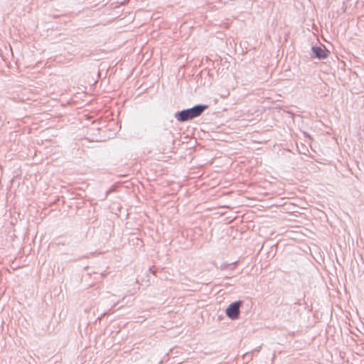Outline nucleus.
<instances>
[{
  "instance_id": "obj_9",
  "label": "nucleus",
  "mask_w": 364,
  "mask_h": 364,
  "mask_svg": "<svg viewBox=\"0 0 364 364\" xmlns=\"http://www.w3.org/2000/svg\"><path fill=\"white\" fill-rule=\"evenodd\" d=\"M259 349L258 348H256L255 350H253L252 353H255L256 352H259Z\"/></svg>"
},
{
  "instance_id": "obj_6",
  "label": "nucleus",
  "mask_w": 364,
  "mask_h": 364,
  "mask_svg": "<svg viewBox=\"0 0 364 364\" xmlns=\"http://www.w3.org/2000/svg\"><path fill=\"white\" fill-rule=\"evenodd\" d=\"M175 117H176V118L177 119V120L178 122H182V110L181 111H178L175 114Z\"/></svg>"
},
{
  "instance_id": "obj_7",
  "label": "nucleus",
  "mask_w": 364,
  "mask_h": 364,
  "mask_svg": "<svg viewBox=\"0 0 364 364\" xmlns=\"http://www.w3.org/2000/svg\"><path fill=\"white\" fill-rule=\"evenodd\" d=\"M236 264H237V262L231 263L230 264H222L220 267V269H225L228 266L232 267V268H233Z\"/></svg>"
},
{
  "instance_id": "obj_5",
  "label": "nucleus",
  "mask_w": 364,
  "mask_h": 364,
  "mask_svg": "<svg viewBox=\"0 0 364 364\" xmlns=\"http://www.w3.org/2000/svg\"><path fill=\"white\" fill-rule=\"evenodd\" d=\"M149 272H150L153 275L156 276V274H157V272H158V269H157L156 267L153 266V267H149Z\"/></svg>"
},
{
  "instance_id": "obj_3",
  "label": "nucleus",
  "mask_w": 364,
  "mask_h": 364,
  "mask_svg": "<svg viewBox=\"0 0 364 364\" xmlns=\"http://www.w3.org/2000/svg\"><path fill=\"white\" fill-rule=\"evenodd\" d=\"M330 52L324 47L313 46L311 47V57L318 60H324L328 57Z\"/></svg>"
},
{
  "instance_id": "obj_4",
  "label": "nucleus",
  "mask_w": 364,
  "mask_h": 364,
  "mask_svg": "<svg viewBox=\"0 0 364 364\" xmlns=\"http://www.w3.org/2000/svg\"><path fill=\"white\" fill-rule=\"evenodd\" d=\"M191 144L190 146L188 147H186V149L188 151V155H189V159L190 161L193 159V156H192V148L193 146H194V144L196 143V140H193V141H191L188 135H186L185 136H183V144Z\"/></svg>"
},
{
  "instance_id": "obj_1",
  "label": "nucleus",
  "mask_w": 364,
  "mask_h": 364,
  "mask_svg": "<svg viewBox=\"0 0 364 364\" xmlns=\"http://www.w3.org/2000/svg\"><path fill=\"white\" fill-rule=\"evenodd\" d=\"M208 108V105L198 104L191 108L183 109V122L200 116Z\"/></svg>"
},
{
  "instance_id": "obj_2",
  "label": "nucleus",
  "mask_w": 364,
  "mask_h": 364,
  "mask_svg": "<svg viewBox=\"0 0 364 364\" xmlns=\"http://www.w3.org/2000/svg\"><path fill=\"white\" fill-rule=\"evenodd\" d=\"M242 304L243 301L241 300L235 301L230 304L225 309L227 316L232 320L238 319L240 315V309Z\"/></svg>"
},
{
  "instance_id": "obj_8",
  "label": "nucleus",
  "mask_w": 364,
  "mask_h": 364,
  "mask_svg": "<svg viewBox=\"0 0 364 364\" xmlns=\"http://www.w3.org/2000/svg\"><path fill=\"white\" fill-rule=\"evenodd\" d=\"M173 142L174 144H178V146H180L181 144V141L179 139H178L177 138L176 139H173Z\"/></svg>"
}]
</instances>
